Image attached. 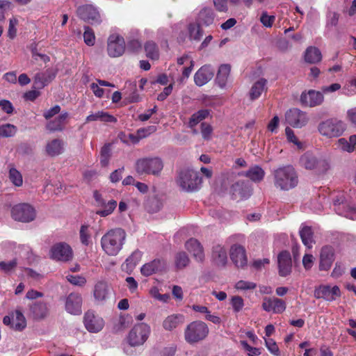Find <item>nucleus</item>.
<instances>
[{
  "mask_svg": "<svg viewBox=\"0 0 356 356\" xmlns=\"http://www.w3.org/2000/svg\"><path fill=\"white\" fill-rule=\"evenodd\" d=\"M126 236L125 231L121 228L108 230L101 238L102 250L108 255H117L123 247Z\"/></svg>",
  "mask_w": 356,
  "mask_h": 356,
  "instance_id": "nucleus-1",
  "label": "nucleus"
},
{
  "mask_svg": "<svg viewBox=\"0 0 356 356\" xmlns=\"http://www.w3.org/2000/svg\"><path fill=\"white\" fill-rule=\"evenodd\" d=\"M274 175L275 186L282 190H290L298 183L296 172L290 165L278 168L275 171Z\"/></svg>",
  "mask_w": 356,
  "mask_h": 356,
  "instance_id": "nucleus-2",
  "label": "nucleus"
},
{
  "mask_svg": "<svg viewBox=\"0 0 356 356\" xmlns=\"http://www.w3.org/2000/svg\"><path fill=\"white\" fill-rule=\"evenodd\" d=\"M346 129V123L337 118L327 119L321 122L318 125V133L327 138L339 137L343 134Z\"/></svg>",
  "mask_w": 356,
  "mask_h": 356,
  "instance_id": "nucleus-3",
  "label": "nucleus"
},
{
  "mask_svg": "<svg viewBox=\"0 0 356 356\" xmlns=\"http://www.w3.org/2000/svg\"><path fill=\"white\" fill-rule=\"evenodd\" d=\"M207 325L201 321L190 323L184 330V339L190 344H194L204 340L209 334Z\"/></svg>",
  "mask_w": 356,
  "mask_h": 356,
  "instance_id": "nucleus-4",
  "label": "nucleus"
},
{
  "mask_svg": "<svg viewBox=\"0 0 356 356\" xmlns=\"http://www.w3.org/2000/svg\"><path fill=\"white\" fill-rule=\"evenodd\" d=\"M163 160L157 156L142 158L136 162V171L139 175L159 176L163 168Z\"/></svg>",
  "mask_w": 356,
  "mask_h": 356,
  "instance_id": "nucleus-5",
  "label": "nucleus"
},
{
  "mask_svg": "<svg viewBox=\"0 0 356 356\" xmlns=\"http://www.w3.org/2000/svg\"><path fill=\"white\" fill-rule=\"evenodd\" d=\"M178 185L186 191H194L199 188L202 179L192 170H185L179 173L177 180Z\"/></svg>",
  "mask_w": 356,
  "mask_h": 356,
  "instance_id": "nucleus-6",
  "label": "nucleus"
},
{
  "mask_svg": "<svg viewBox=\"0 0 356 356\" xmlns=\"http://www.w3.org/2000/svg\"><path fill=\"white\" fill-rule=\"evenodd\" d=\"M150 334V327L144 323L136 324L127 337L128 343L131 346L143 345Z\"/></svg>",
  "mask_w": 356,
  "mask_h": 356,
  "instance_id": "nucleus-7",
  "label": "nucleus"
},
{
  "mask_svg": "<svg viewBox=\"0 0 356 356\" xmlns=\"http://www.w3.org/2000/svg\"><path fill=\"white\" fill-rule=\"evenodd\" d=\"M76 13L81 19L92 25L99 24L103 19L102 13L98 8L92 4H84L79 6Z\"/></svg>",
  "mask_w": 356,
  "mask_h": 356,
  "instance_id": "nucleus-8",
  "label": "nucleus"
},
{
  "mask_svg": "<svg viewBox=\"0 0 356 356\" xmlns=\"http://www.w3.org/2000/svg\"><path fill=\"white\" fill-rule=\"evenodd\" d=\"M11 215L15 220L29 222L35 218L36 211L30 204L20 203L13 207Z\"/></svg>",
  "mask_w": 356,
  "mask_h": 356,
  "instance_id": "nucleus-9",
  "label": "nucleus"
},
{
  "mask_svg": "<svg viewBox=\"0 0 356 356\" xmlns=\"http://www.w3.org/2000/svg\"><path fill=\"white\" fill-rule=\"evenodd\" d=\"M125 41L122 36L118 33L111 34L107 41V52L110 57L121 56L125 51Z\"/></svg>",
  "mask_w": 356,
  "mask_h": 356,
  "instance_id": "nucleus-10",
  "label": "nucleus"
},
{
  "mask_svg": "<svg viewBox=\"0 0 356 356\" xmlns=\"http://www.w3.org/2000/svg\"><path fill=\"white\" fill-rule=\"evenodd\" d=\"M334 210L341 216L351 220L356 219V207L349 203L344 197L343 195H341L334 200Z\"/></svg>",
  "mask_w": 356,
  "mask_h": 356,
  "instance_id": "nucleus-11",
  "label": "nucleus"
},
{
  "mask_svg": "<svg viewBox=\"0 0 356 356\" xmlns=\"http://www.w3.org/2000/svg\"><path fill=\"white\" fill-rule=\"evenodd\" d=\"M314 297L317 299H323L332 302L341 296V291L338 286L321 285L316 287L314 292Z\"/></svg>",
  "mask_w": 356,
  "mask_h": 356,
  "instance_id": "nucleus-12",
  "label": "nucleus"
},
{
  "mask_svg": "<svg viewBox=\"0 0 356 356\" xmlns=\"http://www.w3.org/2000/svg\"><path fill=\"white\" fill-rule=\"evenodd\" d=\"M72 255L71 247L64 242L56 243L50 250V257L57 261H67L72 258Z\"/></svg>",
  "mask_w": 356,
  "mask_h": 356,
  "instance_id": "nucleus-13",
  "label": "nucleus"
},
{
  "mask_svg": "<svg viewBox=\"0 0 356 356\" xmlns=\"http://www.w3.org/2000/svg\"><path fill=\"white\" fill-rule=\"evenodd\" d=\"M3 322L5 325H10L11 328L17 331H22L26 327V318L19 309L13 311L9 316H6Z\"/></svg>",
  "mask_w": 356,
  "mask_h": 356,
  "instance_id": "nucleus-14",
  "label": "nucleus"
},
{
  "mask_svg": "<svg viewBox=\"0 0 356 356\" xmlns=\"http://www.w3.org/2000/svg\"><path fill=\"white\" fill-rule=\"evenodd\" d=\"M285 118L286 122L295 128H301L305 126L309 121L307 114L298 108L290 109L287 111Z\"/></svg>",
  "mask_w": 356,
  "mask_h": 356,
  "instance_id": "nucleus-15",
  "label": "nucleus"
},
{
  "mask_svg": "<svg viewBox=\"0 0 356 356\" xmlns=\"http://www.w3.org/2000/svg\"><path fill=\"white\" fill-rule=\"evenodd\" d=\"M229 257L232 262L238 268H243L247 265L246 251L245 248L241 245L234 244L231 246Z\"/></svg>",
  "mask_w": 356,
  "mask_h": 356,
  "instance_id": "nucleus-16",
  "label": "nucleus"
},
{
  "mask_svg": "<svg viewBox=\"0 0 356 356\" xmlns=\"http://www.w3.org/2000/svg\"><path fill=\"white\" fill-rule=\"evenodd\" d=\"M84 325L88 331L96 333L103 329L104 321L102 317L95 315L92 312L88 311L84 316Z\"/></svg>",
  "mask_w": 356,
  "mask_h": 356,
  "instance_id": "nucleus-17",
  "label": "nucleus"
},
{
  "mask_svg": "<svg viewBox=\"0 0 356 356\" xmlns=\"http://www.w3.org/2000/svg\"><path fill=\"white\" fill-rule=\"evenodd\" d=\"M300 99L302 105L314 107L322 104L324 97L319 91L309 90L307 92H303L300 95Z\"/></svg>",
  "mask_w": 356,
  "mask_h": 356,
  "instance_id": "nucleus-18",
  "label": "nucleus"
},
{
  "mask_svg": "<svg viewBox=\"0 0 356 356\" xmlns=\"http://www.w3.org/2000/svg\"><path fill=\"white\" fill-rule=\"evenodd\" d=\"M111 289L107 282L98 281L94 286L93 297L98 304H104L109 298Z\"/></svg>",
  "mask_w": 356,
  "mask_h": 356,
  "instance_id": "nucleus-19",
  "label": "nucleus"
},
{
  "mask_svg": "<svg viewBox=\"0 0 356 356\" xmlns=\"http://www.w3.org/2000/svg\"><path fill=\"white\" fill-rule=\"evenodd\" d=\"M213 75L214 70L211 65H203L194 75L195 83L198 86H202L211 80Z\"/></svg>",
  "mask_w": 356,
  "mask_h": 356,
  "instance_id": "nucleus-20",
  "label": "nucleus"
},
{
  "mask_svg": "<svg viewBox=\"0 0 356 356\" xmlns=\"http://www.w3.org/2000/svg\"><path fill=\"white\" fill-rule=\"evenodd\" d=\"M81 303L82 298L81 295L72 293L66 298L65 309L71 314H80L81 313Z\"/></svg>",
  "mask_w": 356,
  "mask_h": 356,
  "instance_id": "nucleus-21",
  "label": "nucleus"
},
{
  "mask_svg": "<svg viewBox=\"0 0 356 356\" xmlns=\"http://www.w3.org/2000/svg\"><path fill=\"white\" fill-rule=\"evenodd\" d=\"M262 308L268 312L280 314L285 310L286 305L283 300L277 298H264Z\"/></svg>",
  "mask_w": 356,
  "mask_h": 356,
  "instance_id": "nucleus-22",
  "label": "nucleus"
},
{
  "mask_svg": "<svg viewBox=\"0 0 356 356\" xmlns=\"http://www.w3.org/2000/svg\"><path fill=\"white\" fill-rule=\"evenodd\" d=\"M186 249L193 255L197 262H202L204 259L203 248L200 243L195 238H190L186 242Z\"/></svg>",
  "mask_w": 356,
  "mask_h": 356,
  "instance_id": "nucleus-23",
  "label": "nucleus"
},
{
  "mask_svg": "<svg viewBox=\"0 0 356 356\" xmlns=\"http://www.w3.org/2000/svg\"><path fill=\"white\" fill-rule=\"evenodd\" d=\"M31 316L36 320H41L46 318L49 314V307L44 301H36L29 307Z\"/></svg>",
  "mask_w": 356,
  "mask_h": 356,
  "instance_id": "nucleus-24",
  "label": "nucleus"
},
{
  "mask_svg": "<svg viewBox=\"0 0 356 356\" xmlns=\"http://www.w3.org/2000/svg\"><path fill=\"white\" fill-rule=\"evenodd\" d=\"M279 273L281 276L285 277L291 271V258L288 251H282L277 257Z\"/></svg>",
  "mask_w": 356,
  "mask_h": 356,
  "instance_id": "nucleus-25",
  "label": "nucleus"
},
{
  "mask_svg": "<svg viewBox=\"0 0 356 356\" xmlns=\"http://www.w3.org/2000/svg\"><path fill=\"white\" fill-rule=\"evenodd\" d=\"M334 261L333 249L329 246H325L321 249L320 254L319 268L321 270H327L330 268Z\"/></svg>",
  "mask_w": 356,
  "mask_h": 356,
  "instance_id": "nucleus-26",
  "label": "nucleus"
},
{
  "mask_svg": "<svg viewBox=\"0 0 356 356\" xmlns=\"http://www.w3.org/2000/svg\"><path fill=\"white\" fill-rule=\"evenodd\" d=\"M56 75V71L48 69L44 72L38 73L34 78V84L38 88H42L51 82Z\"/></svg>",
  "mask_w": 356,
  "mask_h": 356,
  "instance_id": "nucleus-27",
  "label": "nucleus"
},
{
  "mask_svg": "<svg viewBox=\"0 0 356 356\" xmlns=\"http://www.w3.org/2000/svg\"><path fill=\"white\" fill-rule=\"evenodd\" d=\"M185 321V316L181 314H173L168 316L163 321V327L165 330L172 331Z\"/></svg>",
  "mask_w": 356,
  "mask_h": 356,
  "instance_id": "nucleus-28",
  "label": "nucleus"
},
{
  "mask_svg": "<svg viewBox=\"0 0 356 356\" xmlns=\"http://www.w3.org/2000/svg\"><path fill=\"white\" fill-rule=\"evenodd\" d=\"M337 149L348 153L356 150V135H351L348 140L345 138H341L335 143Z\"/></svg>",
  "mask_w": 356,
  "mask_h": 356,
  "instance_id": "nucleus-29",
  "label": "nucleus"
},
{
  "mask_svg": "<svg viewBox=\"0 0 356 356\" xmlns=\"http://www.w3.org/2000/svg\"><path fill=\"white\" fill-rule=\"evenodd\" d=\"M232 192L234 198L246 199L251 195L250 187L243 181L236 182L232 186Z\"/></svg>",
  "mask_w": 356,
  "mask_h": 356,
  "instance_id": "nucleus-30",
  "label": "nucleus"
},
{
  "mask_svg": "<svg viewBox=\"0 0 356 356\" xmlns=\"http://www.w3.org/2000/svg\"><path fill=\"white\" fill-rule=\"evenodd\" d=\"M215 18V13L210 7L204 6L199 11L197 20L199 24L209 26L213 24Z\"/></svg>",
  "mask_w": 356,
  "mask_h": 356,
  "instance_id": "nucleus-31",
  "label": "nucleus"
},
{
  "mask_svg": "<svg viewBox=\"0 0 356 356\" xmlns=\"http://www.w3.org/2000/svg\"><path fill=\"white\" fill-rule=\"evenodd\" d=\"M267 83L266 79L260 78L253 83L250 90V97L252 100L258 99L263 92L267 90Z\"/></svg>",
  "mask_w": 356,
  "mask_h": 356,
  "instance_id": "nucleus-32",
  "label": "nucleus"
},
{
  "mask_svg": "<svg viewBox=\"0 0 356 356\" xmlns=\"http://www.w3.org/2000/svg\"><path fill=\"white\" fill-rule=\"evenodd\" d=\"M230 71L231 66L228 64H222L219 67L216 82L220 88H225L226 87Z\"/></svg>",
  "mask_w": 356,
  "mask_h": 356,
  "instance_id": "nucleus-33",
  "label": "nucleus"
},
{
  "mask_svg": "<svg viewBox=\"0 0 356 356\" xmlns=\"http://www.w3.org/2000/svg\"><path fill=\"white\" fill-rule=\"evenodd\" d=\"M212 259L216 265L224 266L227 261L226 249L220 245L214 246L212 251Z\"/></svg>",
  "mask_w": 356,
  "mask_h": 356,
  "instance_id": "nucleus-34",
  "label": "nucleus"
},
{
  "mask_svg": "<svg viewBox=\"0 0 356 356\" xmlns=\"http://www.w3.org/2000/svg\"><path fill=\"white\" fill-rule=\"evenodd\" d=\"M45 150L49 156H58L63 152L64 143L60 139H54L47 143Z\"/></svg>",
  "mask_w": 356,
  "mask_h": 356,
  "instance_id": "nucleus-35",
  "label": "nucleus"
},
{
  "mask_svg": "<svg viewBox=\"0 0 356 356\" xmlns=\"http://www.w3.org/2000/svg\"><path fill=\"white\" fill-rule=\"evenodd\" d=\"M93 121H101L103 122H115L117 121V119L113 115H110L107 112L99 111L96 113L90 114L86 118V122H90Z\"/></svg>",
  "mask_w": 356,
  "mask_h": 356,
  "instance_id": "nucleus-36",
  "label": "nucleus"
},
{
  "mask_svg": "<svg viewBox=\"0 0 356 356\" xmlns=\"http://www.w3.org/2000/svg\"><path fill=\"white\" fill-rule=\"evenodd\" d=\"M300 163L307 170H314L318 166L321 161L312 154L306 152L300 157Z\"/></svg>",
  "mask_w": 356,
  "mask_h": 356,
  "instance_id": "nucleus-37",
  "label": "nucleus"
},
{
  "mask_svg": "<svg viewBox=\"0 0 356 356\" xmlns=\"http://www.w3.org/2000/svg\"><path fill=\"white\" fill-rule=\"evenodd\" d=\"M67 117V113H63L60 114L57 118H56L53 120L49 121L47 123V129L50 131L63 130Z\"/></svg>",
  "mask_w": 356,
  "mask_h": 356,
  "instance_id": "nucleus-38",
  "label": "nucleus"
},
{
  "mask_svg": "<svg viewBox=\"0 0 356 356\" xmlns=\"http://www.w3.org/2000/svg\"><path fill=\"white\" fill-rule=\"evenodd\" d=\"M305 62L308 63H316L321 60L322 55L321 51L315 47H308L304 54Z\"/></svg>",
  "mask_w": 356,
  "mask_h": 356,
  "instance_id": "nucleus-39",
  "label": "nucleus"
},
{
  "mask_svg": "<svg viewBox=\"0 0 356 356\" xmlns=\"http://www.w3.org/2000/svg\"><path fill=\"white\" fill-rule=\"evenodd\" d=\"M162 266V263L159 259L153 260L144 264L141 268V273L145 276H149L157 272Z\"/></svg>",
  "mask_w": 356,
  "mask_h": 356,
  "instance_id": "nucleus-40",
  "label": "nucleus"
},
{
  "mask_svg": "<svg viewBox=\"0 0 356 356\" xmlns=\"http://www.w3.org/2000/svg\"><path fill=\"white\" fill-rule=\"evenodd\" d=\"M300 236L303 244L308 248H312L314 241L312 228L308 226H303L300 230Z\"/></svg>",
  "mask_w": 356,
  "mask_h": 356,
  "instance_id": "nucleus-41",
  "label": "nucleus"
},
{
  "mask_svg": "<svg viewBox=\"0 0 356 356\" xmlns=\"http://www.w3.org/2000/svg\"><path fill=\"white\" fill-rule=\"evenodd\" d=\"M8 245L14 250L15 254L19 255L21 259H29L31 254V248L29 245H18L13 243H8Z\"/></svg>",
  "mask_w": 356,
  "mask_h": 356,
  "instance_id": "nucleus-42",
  "label": "nucleus"
},
{
  "mask_svg": "<svg viewBox=\"0 0 356 356\" xmlns=\"http://www.w3.org/2000/svg\"><path fill=\"white\" fill-rule=\"evenodd\" d=\"M246 177L254 182L261 181L265 175L264 170L258 165L250 168L245 173Z\"/></svg>",
  "mask_w": 356,
  "mask_h": 356,
  "instance_id": "nucleus-43",
  "label": "nucleus"
},
{
  "mask_svg": "<svg viewBox=\"0 0 356 356\" xmlns=\"http://www.w3.org/2000/svg\"><path fill=\"white\" fill-rule=\"evenodd\" d=\"M145 51L147 58L152 60H157L159 58V51L156 44L152 41H147L145 42Z\"/></svg>",
  "mask_w": 356,
  "mask_h": 356,
  "instance_id": "nucleus-44",
  "label": "nucleus"
},
{
  "mask_svg": "<svg viewBox=\"0 0 356 356\" xmlns=\"http://www.w3.org/2000/svg\"><path fill=\"white\" fill-rule=\"evenodd\" d=\"M209 115V111L207 109L200 110L193 113L188 122L190 128L195 127L199 122L206 119Z\"/></svg>",
  "mask_w": 356,
  "mask_h": 356,
  "instance_id": "nucleus-45",
  "label": "nucleus"
},
{
  "mask_svg": "<svg viewBox=\"0 0 356 356\" xmlns=\"http://www.w3.org/2000/svg\"><path fill=\"white\" fill-rule=\"evenodd\" d=\"M190 263V259L185 252H179L175 257V265L177 269H183Z\"/></svg>",
  "mask_w": 356,
  "mask_h": 356,
  "instance_id": "nucleus-46",
  "label": "nucleus"
},
{
  "mask_svg": "<svg viewBox=\"0 0 356 356\" xmlns=\"http://www.w3.org/2000/svg\"><path fill=\"white\" fill-rule=\"evenodd\" d=\"M188 31L190 40L199 41L201 39L202 32L199 23L189 24Z\"/></svg>",
  "mask_w": 356,
  "mask_h": 356,
  "instance_id": "nucleus-47",
  "label": "nucleus"
},
{
  "mask_svg": "<svg viewBox=\"0 0 356 356\" xmlns=\"http://www.w3.org/2000/svg\"><path fill=\"white\" fill-rule=\"evenodd\" d=\"M79 237L83 245L88 246L91 243V231L89 225H81L79 230Z\"/></svg>",
  "mask_w": 356,
  "mask_h": 356,
  "instance_id": "nucleus-48",
  "label": "nucleus"
},
{
  "mask_svg": "<svg viewBox=\"0 0 356 356\" xmlns=\"http://www.w3.org/2000/svg\"><path fill=\"white\" fill-rule=\"evenodd\" d=\"M117 207V202L114 200H111L105 204L103 209H99L96 211V214L101 217H106L111 215Z\"/></svg>",
  "mask_w": 356,
  "mask_h": 356,
  "instance_id": "nucleus-49",
  "label": "nucleus"
},
{
  "mask_svg": "<svg viewBox=\"0 0 356 356\" xmlns=\"http://www.w3.org/2000/svg\"><path fill=\"white\" fill-rule=\"evenodd\" d=\"M9 179L17 187H20L23 184L22 175L15 168L12 167L10 168Z\"/></svg>",
  "mask_w": 356,
  "mask_h": 356,
  "instance_id": "nucleus-50",
  "label": "nucleus"
},
{
  "mask_svg": "<svg viewBox=\"0 0 356 356\" xmlns=\"http://www.w3.org/2000/svg\"><path fill=\"white\" fill-rule=\"evenodd\" d=\"M142 253L140 251L134 252L125 261L127 269L132 270L140 261Z\"/></svg>",
  "mask_w": 356,
  "mask_h": 356,
  "instance_id": "nucleus-51",
  "label": "nucleus"
},
{
  "mask_svg": "<svg viewBox=\"0 0 356 356\" xmlns=\"http://www.w3.org/2000/svg\"><path fill=\"white\" fill-rule=\"evenodd\" d=\"M215 8L219 12L226 13L228 10V2L234 5L238 3L240 0H212Z\"/></svg>",
  "mask_w": 356,
  "mask_h": 356,
  "instance_id": "nucleus-52",
  "label": "nucleus"
},
{
  "mask_svg": "<svg viewBox=\"0 0 356 356\" xmlns=\"http://www.w3.org/2000/svg\"><path fill=\"white\" fill-rule=\"evenodd\" d=\"M16 127L11 124H6L0 126V136L1 137H12L16 134Z\"/></svg>",
  "mask_w": 356,
  "mask_h": 356,
  "instance_id": "nucleus-53",
  "label": "nucleus"
},
{
  "mask_svg": "<svg viewBox=\"0 0 356 356\" xmlns=\"http://www.w3.org/2000/svg\"><path fill=\"white\" fill-rule=\"evenodd\" d=\"M230 305L234 313L240 312L244 307V300L239 296H234L230 298Z\"/></svg>",
  "mask_w": 356,
  "mask_h": 356,
  "instance_id": "nucleus-54",
  "label": "nucleus"
},
{
  "mask_svg": "<svg viewBox=\"0 0 356 356\" xmlns=\"http://www.w3.org/2000/svg\"><path fill=\"white\" fill-rule=\"evenodd\" d=\"M259 21L265 28H271L275 21L274 15H269L266 11L262 12Z\"/></svg>",
  "mask_w": 356,
  "mask_h": 356,
  "instance_id": "nucleus-55",
  "label": "nucleus"
},
{
  "mask_svg": "<svg viewBox=\"0 0 356 356\" xmlns=\"http://www.w3.org/2000/svg\"><path fill=\"white\" fill-rule=\"evenodd\" d=\"M257 284L253 282H249L245 280H239L235 285L234 288L238 291H248L254 289Z\"/></svg>",
  "mask_w": 356,
  "mask_h": 356,
  "instance_id": "nucleus-56",
  "label": "nucleus"
},
{
  "mask_svg": "<svg viewBox=\"0 0 356 356\" xmlns=\"http://www.w3.org/2000/svg\"><path fill=\"white\" fill-rule=\"evenodd\" d=\"M84 42L88 46H93L95 42V35L94 31L88 26L84 28L83 33Z\"/></svg>",
  "mask_w": 356,
  "mask_h": 356,
  "instance_id": "nucleus-57",
  "label": "nucleus"
},
{
  "mask_svg": "<svg viewBox=\"0 0 356 356\" xmlns=\"http://www.w3.org/2000/svg\"><path fill=\"white\" fill-rule=\"evenodd\" d=\"M285 133L289 142L296 145L298 149L303 148V144L298 140V138L295 136L293 131L291 128L286 127Z\"/></svg>",
  "mask_w": 356,
  "mask_h": 356,
  "instance_id": "nucleus-58",
  "label": "nucleus"
},
{
  "mask_svg": "<svg viewBox=\"0 0 356 356\" xmlns=\"http://www.w3.org/2000/svg\"><path fill=\"white\" fill-rule=\"evenodd\" d=\"M18 23L19 21L15 17H12L9 20L8 37L11 40L14 39L17 35V26Z\"/></svg>",
  "mask_w": 356,
  "mask_h": 356,
  "instance_id": "nucleus-59",
  "label": "nucleus"
},
{
  "mask_svg": "<svg viewBox=\"0 0 356 356\" xmlns=\"http://www.w3.org/2000/svg\"><path fill=\"white\" fill-rule=\"evenodd\" d=\"M149 293L152 296V297L162 302H167L170 299V296L168 294H161L159 293V289L156 286L151 288V289L149 290Z\"/></svg>",
  "mask_w": 356,
  "mask_h": 356,
  "instance_id": "nucleus-60",
  "label": "nucleus"
},
{
  "mask_svg": "<svg viewBox=\"0 0 356 356\" xmlns=\"http://www.w3.org/2000/svg\"><path fill=\"white\" fill-rule=\"evenodd\" d=\"M156 131V127L154 125L147 126L137 130L140 139L148 137Z\"/></svg>",
  "mask_w": 356,
  "mask_h": 356,
  "instance_id": "nucleus-61",
  "label": "nucleus"
},
{
  "mask_svg": "<svg viewBox=\"0 0 356 356\" xmlns=\"http://www.w3.org/2000/svg\"><path fill=\"white\" fill-rule=\"evenodd\" d=\"M241 345L244 350L247 352L248 356H259L261 354V351L259 348L252 347L245 341H241Z\"/></svg>",
  "mask_w": 356,
  "mask_h": 356,
  "instance_id": "nucleus-62",
  "label": "nucleus"
},
{
  "mask_svg": "<svg viewBox=\"0 0 356 356\" xmlns=\"http://www.w3.org/2000/svg\"><path fill=\"white\" fill-rule=\"evenodd\" d=\"M213 133V128L211 124L203 122L201 124V134L202 136V138L206 140H209L211 138Z\"/></svg>",
  "mask_w": 356,
  "mask_h": 356,
  "instance_id": "nucleus-63",
  "label": "nucleus"
},
{
  "mask_svg": "<svg viewBox=\"0 0 356 356\" xmlns=\"http://www.w3.org/2000/svg\"><path fill=\"white\" fill-rule=\"evenodd\" d=\"M343 89V93L346 95L351 96L356 94V77L353 78Z\"/></svg>",
  "mask_w": 356,
  "mask_h": 356,
  "instance_id": "nucleus-64",
  "label": "nucleus"
}]
</instances>
